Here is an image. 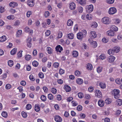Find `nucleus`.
<instances>
[{
    "mask_svg": "<svg viewBox=\"0 0 122 122\" xmlns=\"http://www.w3.org/2000/svg\"><path fill=\"white\" fill-rule=\"evenodd\" d=\"M55 120L56 122H61L62 120L61 117L58 115H56L55 116Z\"/></svg>",
    "mask_w": 122,
    "mask_h": 122,
    "instance_id": "1a4fd4ad",
    "label": "nucleus"
},
{
    "mask_svg": "<svg viewBox=\"0 0 122 122\" xmlns=\"http://www.w3.org/2000/svg\"><path fill=\"white\" fill-rule=\"evenodd\" d=\"M117 12V10L114 7H111L109 9L108 12L109 13L112 15L115 13Z\"/></svg>",
    "mask_w": 122,
    "mask_h": 122,
    "instance_id": "39448f33",
    "label": "nucleus"
},
{
    "mask_svg": "<svg viewBox=\"0 0 122 122\" xmlns=\"http://www.w3.org/2000/svg\"><path fill=\"white\" fill-rule=\"evenodd\" d=\"M50 13L48 11H45L44 13V16L46 17H48Z\"/></svg>",
    "mask_w": 122,
    "mask_h": 122,
    "instance_id": "603ef678",
    "label": "nucleus"
},
{
    "mask_svg": "<svg viewBox=\"0 0 122 122\" xmlns=\"http://www.w3.org/2000/svg\"><path fill=\"white\" fill-rule=\"evenodd\" d=\"M64 89L67 92H69L71 91V89L70 86L68 85H65L64 88Z\"/></svg>",
    "mask_w": 122,
    "mask_h": 122,
    "instance_id": "2eb2a0df",
    "label": "nucleus"
},
{
    "mask_svg": "<svg viewBox=\"0 0 122 122\" xmlns=\"http://www.w3.org/2000/svg\"><path fill=\"white\" fill-rule=\"evenodd\" d=\"M73 22V21L70 19L68 20L67 22V25L68 26H70L72 25Z\"/></svg>",
    "mask_w": 122,
    "mask_h": 122,
    "instance_id": "bb28decb",
    "label": "nucleus"
},
{
    "mask_svg": "<svg viewBox=\"0 0 122 122\" xmlns=\"http://www.w3.org/2000/svg\"><path fill=\"white\" fill-rule=\"evenodd\" d=\"M78 97L80 98H82L83 97V94L81 92L79 93L78 94Z\"/></svg>",
    "mask_w": 122,
    "mask_h": 122,
    "instance_id": "3c124183",
    "label": "nucleus"
},
{
    "mask_svg": "<svg viewBox=\"0 0 122 122\" xmlns=\"http://www.w3.org/2000/svg\"><path fill=\"white\" fill-rule=\"evenodd\" d=\"M107 34L108 36H114V32L111 30L107 31Z\"/></svg>",
    "mask_w": 122,
    "mask_h": 122,
    "instance_id": "9d476101",
    "label": "nucleus"
},
{
    "mask_svg": "<svg viewBox=\"0 0 122 122\" xmlns=\"http://www.w3.org/2000/svg\"><path fill=\"white\" fill-rule=\"evenodd\" d=\"M110 113L109 111L108 110H107L104 111L103 113V114L106 116H108Z\"/></svg>",
    "mask_w": 122,
    "mask_h": 122,
    "instance_id": "864d4df0",
    "label": "nucleus"
},
{
    "mask_svg": "<svg viewBox=\"0 0 122 122\" xmlns=\"http://www.w3.org/2000/svg\"><path fill=\"white\" fill-rule=\"evenodd\" d=\"M90 37L92 38H94L97 36V35L95 32L92 31L90 32Z\"/></svg>",
    "mask_w": 122,
    "mask_h": 122,
    "instance_id": "9b49d317",
    "label": "nucleus"
},
{
    "mask_svg": "<svg viewBox=\"0 0 122 122\" xmlns=\"http://www.w3.org/2000/svg\"><path fill=\"white\" fill-rule=\"evenodd\" d=\"M88 41L91 45H92L94 48H95L97 46V42L95 41H92L89 39L88 40Z\"/></svg>",
    "mask_w": 122,
    "mask_h": 122,
    "instance_id": "6e6552de",
    "label": "nucleus"
},
{
    "mask_svg": "<svg viewBox=\"0 0 122 122\" xmlns=\"http://www.w3.org/2000/svg\"><path fill=\"white\" fill-rule=\"evenodd\" d=\"M102 69V67L100 66L98 67L97 68V72L99 73H100L101 72Z\"/></svg>",
    "mask_w": 122,
    "mask_h": 122,
    "instance_id": "37998d69",
    "label": "nucleus"
},
{
    "mask_svg": "<svg viewBox=\"0 0 122 122\" xmlns=\"http://www.w3.org/2000/svg\"><path fill=\"white\" fill-rule=\"evenodd\" d=\"M99 86L102 89L105 88L106 87V84L103 82H100L99 84Z\"/></svg>",
    "mask_w": 122,
    "mask_h": 122,
    "instance_id": "b1692460",
    "label": "nucleus"
},
{
    "mask_svg": "<svg viewBox=\"0 0 122 122\" xmlns=\"http://www.w3.org/2000/svg\"><path fill=\"white\" fill-rule=\"evenodd\" d=\"M78 10L79 12L82 13L83 11V8L82 7L80 6L78 7Z\"/></svg>",
    "mask_w": 122,
    "mask_h": 122,
    "instance_id": "e2e57ef3",
    "label": "nucleus"
},
{
    "mask_svg": "<svg viewBox=\"0 0 122 122\" xmlns=\"http://www.w3.org/2000/svg\"><path fill=\"white\" fill-rule=\"evenodd\" d=\"M32 106L30 104H27L26 106V108L27 110H29L31 108Z\"/></svg>",
    "mask_w": 122,
    "mask_h": 122,
    "instance_id": "5fc2aeb1",
    "label": "nucleus"
},
{
    "mask_svg": "<svg viewBox=\"0 0 122 122\" xmlns=\"http://www.w3.org/2000/svg\"><path fill=\"white\" fill-rule=\"evenodd\" d=\"M74 35L72 33H70L68 35V38L70 39H73L74 38Z\"/></svg>",
    "mask_w": 122,
    "mask_h": 122,
    "instance_id": "e433bc0d",
    "label": "nucleus"
},
{
    "mask_svg": "<svg viewBox=\"0 0 122 122\" xmlns=\"http://www.w3.org/2000/svg\"><path fill=\"white\" fill-rule=\"evenodd\" d=\"M112 20L113 22L116 24H118L120 23L121 20L119 19L114 18Z\"/></svg>",
    "mask_w": 122,
    "mask_h": 122,
    "instance_id": "a211bd4d",
    "label": "nucleus"
},
{
    "mask_svg": "<svg viewBox=\"0 0 122 122\" xmlns=\"http://www.w3.org/2000/svg\"><path fill=\"white\" fill-rule=\"evenodd\" d=\"M112 49L115 53H117L119 51L120 48L119 47L115 46L113 47Z\"/></svg>",
    "mask_w": 122,
    "mask_h": 122,
    "instance_id": "5701e85b",
    "label": "nucleus"
},
{
    "mask_svg": "<svg viewBox=\"0 0 122 122\" xmlns=\"http://www.w3.org/2000/svg\"><path fill=\"white\" fill-rule=\"evenodd\" d=\"M53 66L55 68H57L59 66V64L58 62H55L53 64Z\"/></svg>",
    "mask_w": 122,
    "mask_h": 122,
    "instance_id": "09e8293b",
    "label": "nucleus"
},
{
    "mask_svg": "<svg viewBox=\"0 0 122 122\" xmlns=\"http://www.w3.org/2000/svg\"><path fill=\"white\" fill-rule=\"evenodd\" d=\"M17 51V48H15L10 51V54L12 55H14L16 53Z\"/></svg>",
    "mask_w": 122,
    "mask_h": 122,
    "instance_id": "7c9ffc66",
    "label": "nucleus"
},
{
    "mask_svg": "<svg viewBox=\"0 0 122 122\" xmlns=\"http://www.w3.org/2000/svg\"><path fill=\"white\" fill-rule=\"evenodd\" d=\"M94 93L95 96L97 97L100 98L102 97V95L101 92L99 90L96 89L95 90Z\"/></svg>",
    "mask_w": 122,
    "mask_h": 122,
    "instance_id": "7ed1b4c3",
    "label": "nucleus"
},
{
    "mask_svg": "<svg viewBox=\"0 0 122 122\" xmlns=\"http://www.w3.org/2000/svg\"><path fill=\"white\" fill-rule=\"evenodd\" d=\"M41 100L43 102L46 101V97L44 95H43L41 96Z\"/></svg>",
    "mask_w": 122,
    "mask_h": 122,
    "instance_id": "58836bf2",
    "label": "nucleus"
},
{
    "mask_svg": "<svg viewBox=\"0 0 122 122\" xmlns=\"http://www.w3.org/2000/svg\"><path fill=\"white\" fill-rule=\"evenodd\" d=\"M31 40L32 39L30 37L28 38L27 40V46L29 48L31 46L32 44L31 43Z\"/></svg>",
    "mask_w": 122,
    "mask_h": 122,
    "instance_id": "0eeeda50",
    "label": "nucleus"
},
{
    "mask_svg": "<svg viewBox=\"0 0 122 122\" xmlns=\"http://www.w3.org/2000/svg\"><path fill=\"white\" fill-rule=\"evenodd\" d=\"M75 74L76 76H79L81 75V73L79 71H76L75 72Z\"/></svg>",
    "mask_w": 122,
    "mask_h": 122,
    "instance_id": "49530a36",
    "label": "nucleus"
},
{
    "mask_svg": "<svg viewBox=\"0 0 122 122\" xmlns=\"http://www.w3.org/2000/svg\"><path fill=\"white\" fill-rule=\"evenodd\" d=\"M39 76L41 78H43L44 77V75L42 72H40L39 74Z\"/></svg>",
    "mask_w": 122,
    "mask_h": 122,
    "instance_id": "69168bd1",
    "label": "nucleus"
},
{
    "mask_svg": "<svg viewBox=\"0 0 122 122\" xmlns=\"http://www.w3.org/2000/svg\"><path fill=\"white\" fill-rule=\"evenodd\" d=\"M56 51L59 52H61V51L63 50L62 47L60 45L57 46L56 48Z\"/></svg>",
    "mask_w": 122,
    "mask_h": 122,
    "instance_id": "4468645a",
    "label": "nucleus"
},
{
    "mask_svg": "<svg viewBox=\"0 0 122 122\" xmlns=\"http://www.w3.org/2000/svg\"><path fill=\"white\" fill-rule=\"evenodd\" d=\"M114 0H106V2L109 4L113 3L114 2Z\"/></svg>",
    "mask_w": 122,
    "mask_h": 122,
    "instance_id": "4d7b16f0",
    "label": "nucleus"
},
{
    "mask_svg": "<svg viewBox=\"0 0 122 122\" xmlns=\"http://www.w3.org/2000/svg\"><path fill=\"white\" fill-rule=\"evenodd\" d=\"M87 9L89 10V12H92L93 10V7L92 5H90L88 6L87 7Z\"/></svg>",
    "mask_w": 122,
    "mask_h": 122,
    "instance_id": "a878e982",
    "label": "nucleus"
},
{
    "mask_svg": "<svg viewBox=\"0 0 122 122\" xmlns=\"http://www.w3.org/2000/svg\"><path fill=\"white\" fill-rule=\"evenodd\" d=\"M86 18L88 20H90L92 19L91 15L90 14H87L86 15Z\"/></svg>",
    "mask_w": 122,
    "mask_h": 122,
    "instance_id": "680f3d73",
    "label": "nucleus"
},
{
    "mask_svg": "<svg viewBox=\"0 0 122 122\" xmlns=\"http://www.w3.org/2000/svg\"><path fill=\"white\" fill-rule=\"evenodd\" d=\"M34 2L33 0H29L27 1V4L30 7H32L34 5Z\"/></svg>",
    "mask_w": 122,
    "mask_h": 122,
    "instance_id": "f8f14e48",
    "label": "nucleus"
},
{
    "mask_svg": "<svg viewBox=\"0 0 122 122\" xmlns=\"http://www.w3.org/2000/svg\"><path fill=\"white\" fill-rule=\"evenodd\" d=\"M25 58L26 60L29 61L31 59V56L29 55H25Z\"/></svg>",
    "mask_w": 122,
    "mask_h": 122,
    "instance_id": "ea45409f",
    "label": "nucleus"
},
{
    "mask_svg": "<svg viewBox=\"0 0 122 122\" xmlns=\"http://www.w3.org/2000/svg\"><path fill=\"white\" fill-rule=\"evenodd\" d=\"M87 68L88 70H91L92 69V66L91 64L88 63L87 64Z\"/></svg>",
    "mask_w": 122,
    "mask_h": 122,
    "instance_id": "c756f323",
    "label": "nucleus"
},
{
    "mask_svg": "<svg viewBox=\"0 0 122 122\" xmlns=\"http://www.w3.org/2000/svg\"><path fill=\"white\" fill-rule=\"evenodd\" d=\"M23 52L22 51H19L17 55L19 57H21L22 56V52Z\"/></svg>",
    "mask_w": 122,
    "mask_h": 122,
    "instance_id": "338daca9",
    "label": "nucleus"
},
{
    "mask_svg": "<svg viewBox=\"0 0 122 122\" xmlns=\"http://www.w3.org/2000/svg\"><path fill=\"white\" fill-rule=\"evenodd\" d=\"M116 104L118 106H120L122 105V100L120 99H118L116 101Z\"/></svg>",
    "mask_w": 122,
    "mask_h": 122,
    "instance_id": "4be33fe9",
    "label": "nucleus"
},
{
    "mask_svg": "<svg viewBox=\"0 0 122 122\" xmlns=\"http://www.w3.org/2000/svg\"><path fill=\"white\" fill-rule=\"evenodd\" d=\"M121 81L120 79H117L115 80L117 84H120L121 83Z\"/></svg>",
    "mask_w": 122,
    "mask_h": 122,
    "instance_id": "0e129e2a",
    "label": "nucleus"
},
{
    "mask_svg": "<svg viewBox=\"0 0 122 122\" xmlns=\"http://www.w3.org/2000/svg\"><path fill=\"white\" fill-rule=\"evenodd\" d=\"M111 102V99H106L105 101V103L106 104H110Z\"/></svg>",
    "mask_w": 122,
    "mask_h": 122,
    "instance_id": "79ce46f5",
    "label": "nucleus"
},
{
    "mask_svg": "<svg viewBox=\"0 0 122 122\" xmlns=\"http://www.w3.org/2000/svg\"><path fill=\"white\" fill-rule=\"evenodd\" d=\"M46 50L47 53L49 54H51L52 53V49L50 47H47L46 48Z\"/></svg>",
    "mask_w": 122,
    "mask_h": 122,
    "instance_id": "6ab92c4d",
    "label": "nucleus"
},
{
    "mask_svg": "<svg viewBox=\"0 0 122 122\" xmlns=\"http://www.w3.org/2000/svg\"><path fill=\"white\" fill-rule=\"evenodd\" d=\"M110 29L111 30L114 31H117L118 30V28L114 25H112L111 26Z\"/></svg>",
    "mask_w": 122,
    "mask_h": 122,
    "instance_id": "f3484780",
    "label": "nucleus"
},
{
    "mask_svg": "<svg viewBox=\"0 0 122 122\" xmlns=\"http://www.w3.org/2000/svg\"><path fill=\"white\" fill-rule=\"evenodd\" d=\"M48 97L50 100H52L54 99L53 96L51 93H49L48 95Z\"/></svg>",
    "mask_w": 122,
    "mask_h": 122,
    "instance_id": "2f4dec72",
    "label": "nucleus"
},
{
    "mask_svg": "<svg viewBox=\"0 0 122 122\" xmlns=\"http://www.w3.org/2000/svg\"><path fill=\"white\" fill-rule=\"evenodd\" d=\"M21 115L22 117L24 118H26L27 116V113L24 111H22V112Z\"/></svg>",
    "mask_w": 122,
    "mask_h": 122,
    "instance_id": "a18cd8bd",
    "label": "nucleus"
},
{
    "mask_svg": "<svg viewBox=\"0 0 122 122\" xmlns=\"http://www.w3.org/2000/svg\"><path fill=\"white\" fill-rule=\"evenodd\" d=\"M7 39L5 36H3L0 37V41L1 42H3L5 41Z\"/></svg>",
    "mask_w": 122,
    "mask_h": 122,
    "instance_id": "cd10ccee",
    "label": "nucleus"
},
{
    "mask_svg": "<svg viewBox=\"0 0 122 122\" xmlns=\"http://www.w3.org/2000/svg\"><path fill=\"white\" fill-rule=\"evenodd\" d=\"M32 64L34 66L36 67L38 65V63L37 61H34L32 62Z\"/></svg>",
    "mask_w": 122,
    "mask_h": 122,
    "instance_id": "c03bdc74",
    "label": "nucleus"
},
{
    "mask_svg": "<svg viewBox=\"0 0 122 122\" xmlns=\"http://www.w3.org/2000/svg\"><path fill=\"white\" fill-rule=\"evenodd\" d=\"M51 92L54 94H56L57 92V90L56 88L53 87L51 89Z\"/></svg>",
    "mask_w": 122,
    "mask_h": 122,
    "instance_id": "4c0bfd02",
    "label": "nucleus"
},
{
    "mask_svg": "<svg viewBox=\"0 0 122 122\" xmlns=\"http://www.w3.org/2000/svg\"><path fill=\"white\" fill-rule=\"evenodd\" d=\"M17 3L15 2H10L9 4L10 6L12 7H14L17 6Z\"/></svg>",
    "mask_w": 122,
    "mask_h": 122,
    "instance_id": "412c9836",
    "label": "nucleus"
},
{
    "mask_svg": "<svg viewBox=\"0 0 122 122\" xmlns=\"http://www.w3.org/2000/svg\"><path fill=\"white\" fill-rule=\"evenodd\" d=\"M32 12L30 11H28L26 13V15L28 17H30V16L32 14Z\"/></svg>",
    "mask_w": 122,
    "mask_h": 122,
    "instance_id": "de8ad7c7",
    "label": "nucleus"
},
{
    "mask_svg": "<svg viewBox=\"0 0 122 122\" xmlns=\"http://www.w3.org/2000/svg\"><path fill=\"white\" fill-rule=\"evenodd\" d=\"M105 56L104 55L102 54L101 55L99 56V58L102 60L105 59Z\"/></svg>",
    "mask_w": 122,
    "mask_h": 122,
    "instance_id": "8fccbe9b",
    "label": "nucleus"
},
{
    "mask_svg": "<svg viewBox=\"0 0 122 122\" xmlns=\"http://www.w3.org/2000/svg\"><path fill=\"white\" fill-rule=\"evenodd\" d=\"M78 53L76 51H74L73 52L72 55L74 57H77L78 56Z\"/></svg>",
    "mask_w": 122,
    "mask_h": 122,
    "instance_id": "f704fd0d",
    "label": "nucleus"
},
{
    "mask_svg": "<svg viewBox=\"0 0 122 122\" xmlns=\"http://www.w3.org/2000/svg\"><path fill=\"white\" fill-rule=\"evenodd\" d=\"M87 31L86 30H83L82 32H79L77 34V37L79 40H82V39L86 37V35Z\"/></svg>",
    "mask_w": 122,
    "mask_h": 122,
    "instance_id": "f257e3e1",
    "label": "nucleus"
},
{
    "mask_svg": "<svg viewBox=\"0 0 122 122\" xmlns=\"http://www.w3.org/2000/svg\"><path fill=\"white\" fill-rule=\"evenodd\" d=\"M61 96L60 95H56V98L57 100L60 101L62 99Z\"/></svg>",
    "mask_w": 122,
    "mask_h": 122,
    "instance_id": "052dcab7",
    "label": "nucleus"
},
{
    "mask_svg": "<svg viewBox=\"0 0 122 122\" xmlns=\"http://www.w3.org/2000/svg\"><path fill=\"white\" fill-rule=\"evenodd\" d=\"M102 23L106 24H108L110 22L109 19L107 17H103L102 19Z\"/></svg>",
    "mask_w": 122,
    "mask_h": 122,
    "instance_id": "20e7f679",
    "label": "nucleus"
},
{
    "mask_svg": "<svg viewBox=\"0 0 122 122\" xmlns=\"http://www.w3.org/2000/svg\"><path fill=\"white\" fill-rule=\"evenodd\" d=\"M8 64L9 66H12L14 64V62L12 60H10L8 62Z\"/></svg>",
    "mask_w": 122,
    "mask_h": 122,
    "instance_id": "a19ab883",
    "label": "nucleus"
},
{
    "mask_svg": "<svg viewBox=\"0 0 122 122\" xmlns=\"http://www.w3.org/2000/svg\"><path fill=\"white\" fill-rule=\"evenodd\" d=\"M98 26L97 23L95 22H94L92 23L91 26L92 28H96Z\"/></svg>",
    "mask_w": 122,
    "mask_h": 122,
    "instance_id": "473e14b6",
    "label": "nucleus"
},
{
    "mask_svg": "<svg viewBox=\"0 0 122 122\" xmlns=\"http://www.w3.org/2000/svg\"><path fill=\"white\" fill-rule=\"evenodd\" d=\"M86 0H80L79 3L81 5H83L86 4Z\"/></svg>",
    "mask_w": 122,
    "mask_h": 122,
    "instance_id": "72a5a7b5",
    "label": "nucleus"
},
{
    "mask_svg": "<svg viewBox=\"0 0 122 122\" xmlns=\"http://www.w3.org/2000/svg\"><path fill=\"white\" fill-rule=\"evenodd\" d=\"M98 104L99 106L100 107H102L104 105V102L103 100L102 99H100L98 101Z\"/></svg>",
    "mask_w": 122,
    "mask_h": 122,
    "instance_id": "ddd939ff",
    "label": "nucleus"
},
{
    "mask_svg": "<svg viewBox=\"0 0 122 122\" xmlns=\"http://www.w3.org/2000/svg\"><path fill=\"white\" fill-rule=\"evenodd\" d=\"M115 59V57L113 56H109L108 59V61L110 62H112L114 61Z\"/></svg>",
    "mask_w": 122,
    "mask_h": 122,
    "instance_id": "dca6fc26",
    "label": "nucleus"
},
{
    "mask_svg": "<svg viewBox=\"0 0 122 122\" xmlns=\"http://www.w3.org/2000/svg\"><path fill=\"white\" fill-rule=\"evenodd\" d=\"M120 91L118 89H114L111 91V93L114 95V97L117 99L119 97Z\"/></svg>",
    "mask_w": 122,
    "mask_h": 122,
    "instance_id": "f03ea898",
    "label": "nucleus"
},
{
    "mask_svg": "<svg viewBox=\"0 0 122 122\" xmlns=\"http://www.w3.org/2000/svg\"><path fill=\"white\" fill-rule=\"evenodd\" d=\"M107 53L110 55H113L115 52L114 51H113V49H110L108 50L107 51Z\"/></svg>",
    "mask_w": 122,
    "mask_h": 122,
    "instance_id": "c85d7f7f",
    "label": "nucleus"
},
{
    "mask_svg": "<svg viewBox=\"0 0 122 122\" xmlns=\"http://www.w3.org/2000/svg\"><path fill=\"white\" fill-rule=\"evenodd\" d=\"M20 21L19 20H16L14 24V25L15 26L19 25H20Z\"/></svg>",
    "mask_w": 122,
    "mask_h": 122,
    "instance_id": "774afa93",
    "label": "nucleus"
},
{
    "mask_svg": "<svg viewBox=\"0 0 122 122\" xmlns=\"http://www.w3.org/2000/svg\"><path fill=\"white\" fill-rule=\"evenodd\" d=\"M5 87L6 89H9L11 87V86L10 84H8L6 85Z\"/></svg>",
    "mask_w": 122,
    "mask_h": 122,
    "instance_id": "6e6d98bb",
    "label": "nucleus"
},
{
    "mask_svg": "<svg viewBox=\"0 0 122 122\" xmlns=\"http://www.w3.org/2000/svg\"><path fill=\"white\" fill-rule=\"evenodd\" d=\"M71 103L72 104V105L73 106H76L78 105V103L77 102L74 101H72Z\"/></svg>",
    "mask_w": 122,
    "mask_h": 122,
    "instance_id": "13d9d810",
    "label": "nucleus"
},
{
    "mask_svg": "<svg viewBox=\"0 0 122 122\" xmlns=\"http://www.w3.org/2000/svg\"><path fill=\"white\" fill-rule=\"evenodd\" d=\"M40 109V107L38 104H36L35 106V110L36 112L39 111Z\"/></svg>",
    "mask_w": 122,
    "mask_h": 122,
    "instance_id": "393cba45",
    "label": "nucleus"
},
{
    "mask_svg": "<svg viewBox=\"0 0 122 122\" xmlns=\"http://www.w3.org/2000/svg\"><path fill=\"white\" fill-rule=\"evenodd\" d=\"M30 80L32 81H34L35 80V78L34 77L33 75L31 74L30 75L29 77Z\"/></svg>",
    "mask_w": 122,
    "mask_h": 122,
    "instance_id": "bf43d9fd",
    "label": "nucleus"
},
{
    "mask_svg": "<svg viewBox=\"0 0 122 122\" xmlns=\"http://www.w3.org/2000/svg\"><path fill=\"white\" fill-rule=\"evenodd\" d=\"M69 7L70 9L71 10H74L76 8L75 4L73 3H70L69 4Z\"/></svg>",
    "mask_w": 122,
    "mask_h": 122,
    "instance_id": "423d86ee",
    "label": "nucleus"
},
{
    "mask_svg": "<svg viewBox=\"0 0 122 122\" xmlns=\"http://www.w3.org/2000/svg\"><path fill=\"white\" fill-rule=\"evenodd\" d=\"M1 115L3 117L6 118L7 117L8 114L7 112L5 111H3L1 113Z\"/></svg>",
    "mask_w": 122,
    "mask_h": 122,
    "instance_id": "c9c22d12",
    "label": "nucleus"
},
{
    "mask_svg": "<svg viewBox=\"0 0 122 122\" xmlns=\"http://www.w3.org/2000/svg\"><path fill=\"white\" fill-rule=\"evenodd\" d=\"M77 83L79 85H81L82 84L83 82V80L81 78H78L76 80Z\"/></svg>",
    "mask_w": 122,
    "mask_h": 122,
    "instance_id": "aec40b11",
    "label": "nucleus"
}]
</instances>
